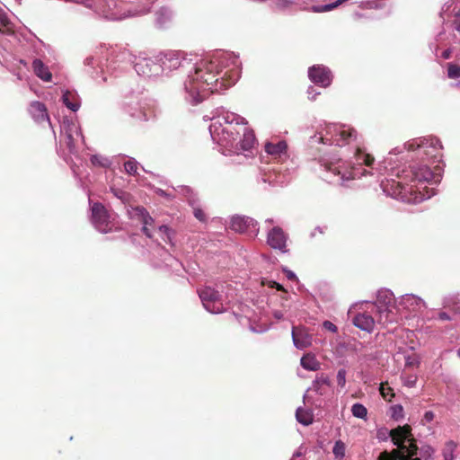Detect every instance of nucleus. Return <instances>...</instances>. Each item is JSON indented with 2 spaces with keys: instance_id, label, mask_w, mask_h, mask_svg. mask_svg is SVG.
I'll list each match as a JSON object with an SVG mask.
<instances>
[{
  "instance_id": "ea45409f",
  "label": "nucleus",
  "mask_w": 460,
  "mask_h": 460,
  "mask_svg": "<svg viewBox=\"0 0 460 460\" xmlns=\"http://www.w3.org/2000/svg\"><path fill=\"white\" fill-rule=\"evenodd\" d=\"M323 328L325 330H327V331H329V332H331L332 333H335L338 331L337 326L333 323H332L331 321H327V320L324 321L323 323Z\"/></svg>"
},
{
  "instance_id": "5fc2aeb1",
  "label": "nucleus",
  "mask_w": 460,
  "mask_h": 460,
  "mask_svg": "<svg viewBox=\"0 0 460 460\" xmlns=\"http://www.w3.org/2000/svg\"><path fill=\"white\" fill-rule=\"evenodd\" d=\"M301 456V454L299 452H296L294 454V456Z\"/></svg>"
},
{
  "instance_id": "49530a36",
  "label": "nucleus",
  "mask_w": 460,
  "mask_h": 460,
  "mask_svg": "<svg viewBox=\"0 0 460 460\" xmlns=\"http://www.w3.org/2000/svg\"><path fill=\"white\" fill-rule=\"evenodd\" d=\"M455 24L456 30L460 32V11L456 14Z\"/></svg>"
},
{
  "instance_id": "ddd939ff",
  "label": "nucleus",
  "mask_w": 460,
  "mask_h": 460,
  "mask_svg": "<svg viewBox=\"0 0 460 460\" xmlns=\"http://www.w3.org/2000/svg\"><path fill=\"white\" fill-rule=\"evenodd\" d=\"M268 243L274 249L283 251L286 247V235L280 227H274L268 234Z\"/></svg>"
},
{
  "instance_id": "72a5a7b5",
  "label": "nucleus",
  "mask_w": 460,
  "mask_h": 460,
  "mask_svg": "<svg viewBox=\"0 0 460 460\" xmlns=\"http://www.w3.org/2000/svg\"><path fill=\"white\" fill-rule=\"evenodd\" d=\"M402 381L403 385L407 387H413L417 382L416 375H402Z\"/></svg>"
},
{
  "instance_id": "412c9836",
  "label": "nucleus",
  "mask_w": 460,
  "mask_h": 460,
  "mask_svg": "<svg viewBox=\"0 0 460 460\" xmlns=\"http://www.w3.org/2000/svg\"><path fill=\"white\" fill-rule=\"evenodd\" d=\"M300 364L303 368L309 371H316L320 368V363L312 354H305L301 358Z\"/></svg>"
},
{
  "instance_id": "6e6d98bb",
  "label": "nucleus",
  "mask_w": 460,
  "mask_h": 460,
  "mask_svg": "<svg viewBox=\"0 0 460 460\" xmlns=\"http://www.w3.org/2000/svg\"><path fill=\"white\" fill-rule=\"evenodd\" d=\"M457 355L460 358V348L457 349Z\"/></svg>"
},
{
  "instance_id": "6e6552de",
  "label": "nucleus",
  "mask_w": 460,
  "mask_h": 460,
  "mask_svg": "<svg viewBox=\"0 0 460 460\" xmlns=\"http://www.w3.org/2000/svg\"><path fill=\"white\" fill-rule=\"evenodd\" d=\"M404 147L408 151L418 150L419 155H421L422 159H424V156L427 158H436L438 155L437 146L425 139H412L411 141L407 142L404 145Z\"/></svg>"
},
{
  "instance_id": "a19ab883",
  "label": "nucleus",
  "mask_w": 460,
  "mask_h": 460,
  "mask_svg": "<svg viewBox=\"0 0 460 460\" xmlns=\"http://www.w3.org/2000/svg\"><path fill=\"white\" fill-rule=\"evenodd\" d=\"M283 273L288 279L293 280V281H295L296 284H298V279L294 272H292L291 270H284Z\"/></svg>"
},
{
  "instance_id": "cd10ccee",
  "label": "nucleus",
  "mask_w": 460,
  "mask_h": 460,
  "mask_svg": "<svg viewBox=\"0 0 460 460\" xmlns=\"http://www.w3.org/2000/svg\"><path fill=\"white\" fill-rule=\"evenodd\" d=\"M351 413L356 418L366 420L367 410L362 403L356 402L351 407Z\"/></svg>"
},
{
  "instance_id": "dca6fc26",
  "label": "nucleus",
  "mask_w": 460,
  "mask_h": 460,
  "mask_svg": "<svg viewBox=\"0 0 460 460\" xmlns=\"http://www.w3.org/2000/svg\"><path fill=\"white\" fill-rule=\"evenodd\" d=\"M135 210H136L137 215L138 216V217L140 218V220H141V222L143 224V228H142L143 233L147 237L151 238L152 234H151L150 229L148 228V226H152L153 225L154 219L148 214L146 209L142 208V207H137L135 208Z\"/></svg>"
},
{
  "instance_id": "7ed1b4c3",
  "label": "nucleus",
  "mask_w": 460,
  "mask_h": 460,
  "mask_svg": "<svg viewBox=\"0 0 460 460\" xmlns=\"http://www.w3.org/2000/svg\"><path fill=\"white\" fill-rule=\"evenodd\" d=\"M377 305L373 303H367V310L358 312L352 317V323L355 327L371 333L374 331L376 320L373 316L374 311L379 314L380 322H393L394 317L391 316L393 313L388 309V306L393 303L394 296L391 289H378L377 290Z\"/></svg>"
},
{
  "instance_id": "c03bdc74",
  "label": "nucleus",
  "mask_w": 460,
  "mask_h": 460,
  "mask_svg": "<svg viewBox=\"0 0 460 460\" xmlns=\"http://www.w3.org/2000/svg\"><path fill=\"white\" fill-rule=\"evenodd\" d=\"M158 195L162 196V197H164L168 199H172L173 198V195H172L171 193H167L165 190H162V189H158L156 191H155Z\"/></svg>"
},
{
  "instance_id": "6ab92c4d",
  "label": "nucleus",
  "mask_w": 460,
  "mask_h": 460,
  "mask_svg": "<svg viewBox=\"0 0 460 460\" xmlns=\"http://www.w3.org/2000/svg\"><path fill=\"white\" fill-rule=\"evenodd\" d=\"M357 131L354 128L340 129L336 134V138L333 140L338 146L349 144V139H356Z\"/></svg>"
},
{
  "instance_id": "c85d7f7f",
  "label": "nucleus",
  "mask_w": 460,
  "mask_h": 460,
  "mask_svg": "<svg viewBox=\"0 0 460 460\" xmlns=\"http://www.w3.org/2000/svg\"><path fill=\"white\" fill-rule=\"evenodd\" d=\"M330 385V379L325 375H321L320 376H317L315 380L313 383V389L316 391L319 394H322L321 388L323 385Z\"/></svg>"
},
{
  "instance_id": "09e8293b",
  "label": "nucleus",
  "mask_w": 460,
  "mask_h": 460,
  "mask_svg": "<svg viewBox=\"0 0 460 460\" xmlns=\"http://www.w3.org/2000/svg\"><path fill=\"white\" fill-rule=\"evenodd\" d=\"M450 56H451L450 49H446L442 53V58H445V59H448L450 58Z\"/></svg>"
},
{
  "instance_id": "4c0bfd02",
  "label": "nucleus",
  "mask_w": 460,
  "mask_h": 460,
  "mask_svg": "<svg viewBox=\"0 0 460 460\" xmlns=\"http://www.w3.org/2000/svg\"><path fill=\"white\" fill-rule=\"evenodd\" d=\"M158 232L164 242H171V229L167 226H160Z\"/></svg>"
},
{
  "instance_id": "603ef678",
  "label": "nucleus",
  "mask_w": 460,
  "mask_h": 460,
  "mask_svg": "<svg viewBox=\"0 0 460 460\" xmlns=\"http://www.w3.org/2000/svg\"><path fill=\"white\" fill-rule=\"evenodd\" d=\"M234 82H229L227 84H226L224 81L221 83L222 85L224 86H230Z\"/></svg>"
},
{
  "instance_id": "f704fd0d",
  "label": "nucleus",
  "mask_w": 460,
  "mask_h": 460,
  "mask_svg": "<svg viewBox=\"0 0 460 460\" xmlns=\"http://www.w3.org/2000/svg\"><path fill=\"white\" fill-rule=\"evenodd\" d=\"M404 360H405V367H417L420 365V360H419L418 357L414 354L406 355L404 357Z\"/></svg>"
},
{
  "instance_id": "c756f323",
  "label": "nucleus",
  "mask_w": 460,
  "mask_h": 460,
  "mask_svg": "<svg viewBox=\"0 0 460 460\" xmlns=\"http://www.w3.org/2000/svg\"><path fill=\"white\" fill-rule=\"evenodd\" d=\"M345 0H337L336 2L325 5H319V6H314L313 10L315 13H323V12H329L333 10L334 8L338 7L340 4H341Z\"/></svg>"
},
{
  "instance_id": "de8ad7c7",
  "label": "nucleus",
  "mask_w": 460,
  "mask_h": 460,
  "mask_svg": "<svg viewBox=\"0 0 460 460\" xmlns=\"http://www.w3.org/2000/svg\"><path fill=\"white\" fill-rule=\"evenodd\" d=\"M269 288H284L281 284L276 282V281H270V285H269Z\"/></svg>"
},
{
  "instance_id": "58836bf2",
  "label": "nucleus",
  "mask_w": 460,
  "mask_h": 460,
  "mask_svg": "<svg viewBox=\"0 0 460 460\" xmlns=\"http://www.w3.org/2000/svg\"><path fill=\"white\" fill-rule=\"evenodd\" d=\"M193 215L200 222L207 221V215L199 207H193Z\"/></svg>"
},
{
  "instance_id": "bb28decb",
  "label": "nucleus",
  "mask_w": 460,
  "mask_h": 460,
  "mask_svg": "<svg viewBox=\"0 0 460 460\" xmlns=\"http://www.w3.org/2000/svg\"><path fill=\"white\" fill-rule=\"evenodd\" d=\"M388 414L391 419L398 421L403 419L404 411L401 404H394L389 408Z\"/></svg>"
},
{
  "instance_id": "3c124183",
  "label": "nucleus",
  "mask_w": 460,
  "mask_h": 460,
  "mask_svg": "<svg viewBox=\"0 0 460 460\" xmlns=\"http://www.w3.org/2000/svg\"><path fill=\"white\" fill-rule=\"evenodd\" d=\"M319 140H320L322 143H323V144H326V143H327V141H329V139L324 138L323 137H319Z\"/></svg>"
},
{
  "instance_id": "393cba45",
  "label": "nucleus",
  "mask_w": 460,
  "mask_h": 460,
  "mask_svg": "<svg viewBox=\"0 0 460 460\" xmlns=\"http://www.w3.org/2000/svg\"><path fill=\"white\" fill-rule=\"evenodd\" d=\"M63 102L68 109L73 111H76L80 106L75 96L68 91L63 94Z\"/></svg>"
},
{
  "instance_id": "4d7b16f0",
  "label": "nucleus",
  "mask_w": 460,
  "mask_h": 460,
  "mask_svg": "<svg viewBox=\"0 0 460 460\" xmlns=\"http://www.w3.org/2000/svg\"><path fill=\"white\" fill-rule=\"evenodd\" d=\"M149 2H153L154 0H148Z\"/></svg>"
},
{
  "instance_id": "f257e3e1",
  "label": "nucleus",
  "mask_w": 460,
  "mask_h": 460,
  "mask_svg": "<svg viewBox=\"0 0 460 460\" xmlns=\"http://www.w3.org/2000/svg\"><path fill=\"white\" fill-rule=\"evenodd\" d=\"M376 438L379 441H387L391 438L393 444L397 447L390 452L386 450L381 452L377 460H420L419 448L409 425L392 429L385 427L379 428L376 430Z\"/></svg>"
},
{
  "instance_id": "4be33fe9",
  "label": "nucleus",
  "mask_w": 460,
  "mask_h": 460,
  "mask_svg": "<svg viewBox=\"0 0 460 460\" xmlns=\"http://www.w3.org/2000/svg\"><path fill=\"white\" fill-rule=\"evenodd\" d=\"M296 420L304 426L310 425L313 420V413L309 410L303 409L302 407H298L296 411Z\"/></svg>"
},
{
  "instance_id": "4468645a",
  "label": "nucleus",
  "mask_w": 460,
  "mask_h": 460,
  "mask_svg": "<svg viewBox=\"0 0 460 460\" xmlns=\"http://www.w3.org/2000/svg\"><path fill=\"white\" fill-rule=\"evenodd\" d=\"M401 305L409 311L414 312L424 305L423 300L413 294L401 295Z\"/></svg>"
},
{
  "instance_id": "79ce46f5",
  "label": "nucleus",
  "mask_w": 460,
  "mask_h": 460,
  "mask_svg": "<svg viewBox=\"0 0 460 460\" xmlns=\"http://www.w3.org/2000/svg\"><path fill=\"white\" fill-rule=\"evenodd\" d=\"M291 4V2L289 0H279L276 3V5L279 9H284Z\"/></svg>"
},
{
  "instance_id": "423d86ee",
  "label": "nucleus",
  "mask_w": 460,
  "mask_h": 460,
  "mask_svg": "<svg viewBox=\"0 0 460 460\" xmlns=\"http://www.w3.org/2000/svg\"><path fill=\"white\" fill-rule=\"evenodd\" d=\"M322 166L327 172L333 175L335 178L333 182L335 183L344 185L346 181L355 178L353 167L349 166L347 163L341 158L323 160Z\"/></svg>"
},
{
  "instance_id": "7c9ffc66",
  "label": "nucleus",
  "mask_w": 460,
  "mask_h": 460,
  "mask_svg": "<svg viewBox=\"0 0 460 460\" xmlns=\"http://www.w3.org/2000/svg\"><path fill=\"white\" fill-rule=\"evenodd\" d=\"M456 447V444L454 441H449L446 444V447L443 450V456L445 460H453L454 459V451Z\"/></svg>"
},
{
  "instance_id": "39448f33",
  "label": "nucleus",
  "mask_w": 460,
  "mask_h": 460,
  "mask_svg": "<svg viewBox=\"0 0 460 460\" xmlns=\"http://www.w3.org/2000/svg\"><path fill=\"white\" fill-rule=\"evenodd\" d=\"M203 307L211 314L223 313L228 303L227 296L218 289H198Z\"/></svg>"
},
{
  "instance_id": "a18cd8bd",
  "label": "nucleus",
  "mask_w": 460,
  "mask_h": 460,
  "mask_svg": "<svg viewBox=\"0 0 460 460\" xmlns=\"http://www.w3.org/2000/svg\"><path fill=\"white\" fill-rule=\"evenodd\" d=\"M438 319L441 320V321H449L451 320V317L449 316V314L446 312H440L438 313Z\"/></svg>"
},
{
  "instance_id": "2eb2a0df",
  "label": "nucleus",
  "mask_w": 460,
  "mask_h": 460,
  "mask_svg": "<svg viewBox=\"0 0 460 460\" xmlns=\"http://www.w3.org/2000/svg\"><path fill=\"white\" fill-rule=\"evenodd\" d=\"M255 144V136L252 130L244 127L243 137L236 144V148L243 151L251 150Z\"/></svg>"
},
{
  "instance_id": "aec40b11",
  "label": "nucleus",
  "mask_w": 460,
  "mask_h": 460,
  "mask_svg": "<svg viewBox=\"0 0 460 460\" xmlns=\"http://www.w3.org/2000/svg\"><path fill=\"white\" fill-rule=\"evenodd\" d=\"M355 159L358 164L372 167L375 162V157L366 153L363 149L358 147L355 152Z\"/></svg>"
},
{
  "instance_id": "b1692460",
  "label": "nucleus",
  "mask_w": 460,
  "mask_h": 460,
  "mask_svg": "<svg viewBox=\"0 0 460 460\" xmlns=\"http://www.w3.org/2000/svg\"><path fill=\"white\" fill-rule=\"evenodd\" d=\"M238 321L242 325H245L247 323L249 325V329L252 332L261 333V332H266L269 329V327L266 323H262L260 325H254V323L251 320V317L248 314H246L243 317H240L238 319Z\"/></svg>"
},
{
  "instance_id": "5701e85b",
  "label": "nucleus",
  "mask_w": 460,
  "mask_h": 460,
  "mask_svg": "<svg viewBox=\"0 0 460 460\" xmlns=\"http://www.w3.org/2000/svg\"><path fill=\"white\" fill-rule=\"evenodd\" d=\"M0 32L3 34H13V23L9 20L6 13L0 7Z\"/></svg>"
},
{
  "instance_id": "e433bc0d",
  "label": "nucleus",
  "mask_w": 460,
  "mask_h": 460,
  "mask_svg": "<svg viewBox=\"0 0 460 460\" xmlns=\"http://www.w3.org/2000/svg\"><path fill=\"white\" fill-rule=\"evenodd\" d=\"M346 375L347 371L344 368H341L337 372V384L341 388H344L346 385Z\"/></svg>"
},
{
  "instance_id": "864d4df0",
  "label": "nucleus",
  "mask_w": 460,
  "mask_h": 460,
  "mask_svg": "<svg viewBox=\"0 0 460 460\" xmlns=\"http://www.w3.org/2000/svg\"><path fill=\"white\" fill-rule=\"evenodd\" d=\"M362 174H363V175L370 174V172H368V171H367V170H364V172H363V173H362Z\"/></svg>"
},
{
  "instance_id": "1a4fd4ad",
  "label": "nucleus",
  "mask_w": 460,
  "mask_h": 460,
  "mask_svg": "<svg viewBox=\"0 0 460 460\" xmlns=\"http://www.w3.org/2000/svg\"><path fill=\"white\" fill-rule=\"evenodd\" d=\"M292 341L294 346L298 349H305L312 345V335L303 327H293Z\"/></svg>"
},
{
  "instance_id": "2f4dec72",
  "label": "nucleus",
  "mask_w": 460,
  "mask_h": 460,
  "mask_svg": "<svg viewBox=\"0 0 460 460\" xmlns=\"http://www.w3.org/2000/svg\"><path fill=\"white\" fill-rule=\"evenodd\" d=\"M447 76L451 79H456L460 77V66L454 63L447 64Z\"/></svg>"
},
{
  "instance_id": "f03ea898",
  "label": "nucleus",
  "mask_w": 460,
  "mask_h": 460,
  "mask_svg": "<svg viewBox=\"0 0 460 460\" xmlns=\"http://www.w3.org/2000/svg\"><path fill=\"white\" fill-rule=\"evenodd\" d=\"M400 178L402 181H388L385 189L391 195L404 199L408 192L413 191V186H409V182L435 184L440 182L441 168L437 165L431 170L427 164H414L410 166L409 170L402 171V175Z\"/></svg>"
},
{
  "instance_id": "8fccbe9b",
  "label": "nucleus",
  "mask_w": 460,
  "mask_h": 460,
  "mask_svg": "<svg viewBox=\"0 0 460 460\" xmlns=\"http://www.w3.org/2000/svg\"><path fill=\"white\" fill-rule=\"evenodd\" d=\"M273 315L276 319L280 320L283 318V314L280 311H275Z\"/></svg>"
},
{
  "instance_id": "37998d69",
  "label": "nucleus",
  "mask_w": 460,
  "mask_h": 460,
  "mask_svg": "<svg viewBox=\"0 0 460 460\" xmlns=\"http://www.w3.org/2000/svg\"><path fill=\"white\" fill-rule=\"evenodd\" d=\"M434 413L433 411H428L424 413V417H423V420L426 421V422H430L434 420Z\"/></svg>"
},
{
  "instance_id": "f8f14e48",
  "label": "nucleus",
  "mask_w": 460,
  "mask_h": 460,
  "mask_svg": "<svg viewBox=\"0 0 460 460\" xmlns=\"http://www.w3.org/2000/svg\"><path fill=\"white\" fill-rule=\"evenodd\" d=\"M29 112L37 123H41L44 121L49 122L47 108L45 104L40 102H32L30 104Z\"/></svg>"
},
{
  "instance_id": "a211bd4d",
  "label": "nucleus",
  "mask_w": 460,
  "mask_h": 460,
  "mask_svg": "<svg viewBox=\"0 0 460 460\" xmlns=\"http://www.w3.org/2000/svg\"><path fill=\"white\" fill-rule=\"evenodd\" d=\"M252 224V218L236 216L232 217L230 227L235 232L243 233Z\"/></svg>"
},
{
  "instance_id": "9b49d317",
  "label": "nucleus",
  "mask_w": 460,
  "mask_h": 460,
  "mask_svg": "<svg viewBox=\"0 0 460 460\" xmlns=\"http://www.w3.org/2000/svg\"><path fill=\"white\" fill-rule=\"evenodd\" d=\"M287 149L288 145L286 141L283 140L278 143H267L265 145L266 153L276 160H285L288 156Z\"/></svg>"
},
{
  "instance_id": "9d476101",
  "label": "nucleus",
  "mask_w": 460,
  "mask_h": 460,
  "mask_svg": "<svg viewBox=\"0 0 460 460\" xmlns=\"http://www.w3.org/2000/svg\"><path fill=\"white\" fill-rule=\"evenodd\" d=\"M308 75L312 82L322 86H328L332 81L330 71L321 66L311 67Z\"/></svg>"
},
{
  "instance_id": "0eeeda50",
  "label": "nucleus",
  "mask_w": 460,
  "mask_h": 460,
  "mask_svg": "<svg viewBox=\"0 0 460 460\" xmlns=\"http://www.w3.org/2000/svg\"><path fill=\"white\" fill-rule=\"evenodd\" d=\"M92 220L96 229L102 233H108L114 226V217L99 202H95L92 206Z\"/></svg>"
},
{
  "instance_id": "473e14b6",
  "label": "nucleus",
  "mask_w": 460,
  "mask_h": 460,
  "mask_svg": "<svg viewBox=\"0 0 460 460\" xmlns=\"http://www.w3.org/2000/svg\"><path fill=\"white\" fill-rule=\"evenodd\" d=\"M380 394L385 400L391 401L394 397L393 390L391 387L386 386L385 384L382 383L379 388Z\"/></svg>"
},
{
  "instance_id": "f3484780",
  "label": "nucleus",
  "mask_w": 460,
  "mask_h": 460,
  "mask_svg": "<svg viewBox=\"0 0 460 460\" xmlns=\"http://www.w3.org/2000/svg\"><path fill=\"white\" fill-rule=\"evenodd\" d=\"M32 68L35 75L45 82H50L52 74L49 72V67L40 59H35L32 62Z\"/></svg>"
},
{
  "instance_id": "20e7f679",
  "label": "nucleus",
  "mask_w": 460,
  "mask_h": 460,
  "mask_svg": "<svg viewBox=\"0 0 460 460\" xmlns=\"http://www.w3.org/2000/svg\"><path fill=\"white\" fill-rule=\"evenodd\" d=\"M212 68V64H206L203 67H197L195 75L189 84H185L186 89L192 94L197 93L202 96H204L206 92H213L214 86H216L215 90H217L218 73H214Z\"/></svg>"
},
{
  "instance_id": "c9c22d12",
  "label": "nucleus",
  "mask_w": 460,
  "mask_h": 460,
  "mask_svg": "<svg viewBox=\"0 0 460 460\" xmlns=\"http://www.w3.org/2000/svg\"><path fill=\"white\" fill-rule=\"evenodd\" d=\"M125 171L130 174L135 175L137 172V164L136 161L128 160L124 164Z\"/></svg>"
},
{
  "instance_id": "a878e982",
  "label": "nucleus",
  "mask_w": 460,
  "mask_h": 460,
  "mask_svg": "<svg viewBox=\"0 0 460 460\" xmlns=\"http://www.w3.org/2000/svg\"><path fill=\"white\" fill-rule=\"evenodd\" d=\"M332 454L336 460H342L346 455V445L341 440H337L332 447Z\"/></svg>"
}]
</instances>
